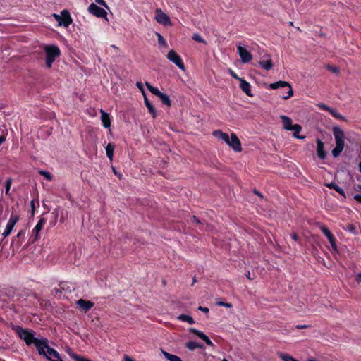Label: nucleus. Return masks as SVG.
<instances>
[{
    "instance_id": "obj_1",
    "label": "nucleus",
    "mask_w": 361,
    "mask_h": 361,
    "mask_svg": "<svg viewBox=\"0 0 361 361\" xmlns=\"http://www.w3.org/2000/svg\"><path fill=\"white\" fill-rule=\"evenodd\" d=\"M16 333L20 337V339L23 340L27 345L34 344L38 349V344L42 343L43 338L39 339L35 337V332L27 329H23L19 326L14 328Z\"/></svg>"
},
{
    "instance_id": "obj_2",
    "label": "nucleus",
    "mask_w": 361,
    "mask_h": 361,
    "mask_svg": "<svg viewBox=\"0 0 361 361\" xmlns=\"http://www.w3.org/2000/svg\"><path fill=\"white\" fill-rule=\"evenodd\" d=\"M37 351L39 355L45 356L50 361H63L59 353L49 346L48 340L46 338H43L42 343L38 344Z\"/></svg>"
},
{
    "instance_id": "obj_3",
    "label": "nucleus",
    "mask_w": 361,
    "mask_h": 361,
    "mask_svg": "<svg viewBox=\"0 0 361 361\" xmlns=\"http://www.w3.org/2000/svg\"><path fill=\"white\" fill-rule=\"evenodd\" d=\"M332 130L336 140V147L333 149L331 153L333 157L336 158L341 154L344 149L345 134L339 126H334Z\"/></svg>"
},
{
    "instance_id": "obj_4",
    "label": "nucleus",
    "mask_w": 361,
    "mask_h": 361,
    "mask_svg": "<svg viewBox=\"0 0 361 361\" xmlns=\"http://www.w3.org/2000/svg\"><path fill=\"white\" fill-rule=\"evenodd\" d=\"M44 49L46 54L45 65L47 68H50L55 59L60 56L61 51L56 45H47Z\"/></svg>"
},
{
    "instance_id": "obj_5",
    "label": "nucleus",
    "mask_w": 361,
    "mask_h": 361,
    "mask_svg": "<svg viewBox=\"0 0 361 361\" xmlns=\"http://www.w3.org/2000/svg\"><path fill=\"white\" fill-rule=\"evenodd\" d=\"M52 16L58 22L59 26L68 27L73 23V19L71 16V14L66 9L61 11L60 15L53 13Z\"/></svg>"
},
{
    "instance_id": "obj_6",
    "label": "nucleus",
    "mask_w": 361,
    "mask_h": 361,
    "mask_svg": "<svg viewBox=\"0 0 361 361\" xmlns=\"http://www.w3.org/2000/svg\"><path fill=\"white\" fill-rule=\"evenodd\" d=\"M288 87V91L287 92L286 94H284L282 96V98L283 99H288L290 98L293 95V90L292 89L291 85L290 83L286 81H278L274 83H271L269 85V88L272 90L278 89V88H284Z\"/></svg>"
},
{
    "instance_id": "obj_7",
    "label": "nucleus",
    "mask_w": 361,
    "mask_h": 361,
    "mask_svg": "<svg viewBox=\"0 0 361 361\" xmlns=\"http://www.w3.org/2000/svg\"><path fill=\"white\" fill-rule=\"evenodd\" d=\"M225 142L235 152H240L242 151L241 142L235 133H231V137H228V141Z\"/></svg>"
},
{
    "instance_id": "obj_8",
    "label": "nucleus",
    "mask_w": 361,
    "mask_h": 361,
    "mask_svg": "<svg viewBox=\"0 0 361 361\" xmlns=\"http://www.w3.org/2000/svg\"><path fill=\"white\" fill-rule=\"evenodd\" d=\"M167 59L170 61L173 62L175 65H176L180 69H185V66L182 59L174 50L171 49L169 51L167 54Z\"/></svg>"
},
{
    "instance_id": "obj_9",
    "label": "nucleus",
    "mask_w": 361,
    "mask_h": 361,
    "mask_svg": "<svg viewBox=\"0 0 361 361\" xmlns=\"http://www.w3.org/2000/svg\"><path fill=\"white\" fill-rule=\"evenodd\" d=\"M155 20L159 24L164 25H171L169 16L164 13L160 8H157L155 11Z\"/></svg>"
},
{
    "instance_id": "obj_10",
    "label": "nucleus",
    "mask_w": 361,
    "mask_h": 361,
    "mask_svg": "<svg viewBox=\"0 0 361 361\" xmlns=\"http://www.w3.org/2000/svg\"><path fill=\"white\" fill-rule=\"evenodd\" d=\"M18 219L19 218L18 215L13 213L11 214L10 219L6 226V228L2 233V235L4 238L8 237L11 234L15 224L18 222Z\"/></svg>"
},
{
    "instance_id": "obj_11",
    "label": "nucleus",
    "mask_w": 361,
    "mask_h": 361,
    "mask_svg": "<svg viewBox=\"0 0 361 361\" xmlns=\"http://www.w3.org/2000/svg\"><path fill=\"white\" fill-rule=\"evenodd\" d=\"M319 228L321 231L323 233V234L327 238L332 249L335 251H337L336 238H334V235L331 233V231L329 230V228L323 224L319 225Z\"/></svg>"
},
{
    "instance_id": "obj_12",
    "label": "nucleus",
    "mask_w": 361,
    "mask_h": 361,
    "mask_svg": "<svg viewBox=\"0 0 361 361\" xmlns=\"http://www.w3.org/2000/svg\"><path fill=\"white\" fill-rule=\"evenodd\" d=\"M237 50L243 63H246L252 61V54L240 44L237 46Z\"/></svg>"
},
{
    "instance_id": "obj_13",
    "label": "nucleus",
    "mask_w": 361,
    "mask_h": 361,
    "mask_svg": "<svg viewBox=\"0 0 361 361\" xmlns=\"http://www.w3.org/2000/svg\"><path fill=\"white\" fill-rule=\"evenodd\" d=\"M88 11L90 13L99 18H106L107 13L102 8L97 6L95 4H91L89 6Z\"/></svg>"
},
{
    "instance_id": "obj_14",
    "label": "nucleus",
    "mask_w": 361,
    "mask_h": 361,
    "mask_svg": "<svg viewBox=\"0 0 361 361\" xmlns=\"http://www.w3.org/2000/svg\"><path fill=\"white\" fill-rule=\"evenodd\" d=\"M46 224V219L44 218H41L37 225L35 226V228L32 230V235L31 236V240L32 242H35L38 238V234L40 232V231L44 227V224Z\"/></svg>"
},
{
    "instance_id": "obj_15",
    "label": "nucleus",
    "mask_w": 361,
    "mask_h": 361,
    "mask_svg": "<svg viewBox=\"0 0 361 361\" xmlns=\"http://www.w3.org/2000/svg\"><path fill=\"white\" fill-rule=\"evenodd\" d=\"M189 331L190 333L196 335L197 336H198L201 339H202L208 345H210V346H213L214 345L213 343L209 338V337L206 334H204L203 332H202L201 331L197 330V329H196L195 328H190L189 329Z\"/></svg>"
},
{
    "instance_id": "obj_16",
    "label": "nucleus",
    "mask_w": 361,
    "mask_h": 361,
    "mask_svg": "<svg viewBox=\"0 0 361 361\" xmlns=\"http://www.w3.org/2000/svg\"><path fill=\"white\" fill-rule=\"evenodd\" d=\"M76 305L84 312H87L90 310L93 306L94 302L90 300H86L83 299H80L76 301Z\"/></svg>"
},
{
    "instance_id": "obj_17",
    "label": "nucleus",
    "mask_w": 361,
    "mask_h": 361,
    "mask_svg": "<svg viewBox=\"0 0 361 361\" xmlns=\"http://www.w3.org/2000/svg\"><path fill=\"white\" fill-rule=\"evenodd\" d=\"M317 156L319 159L323 160L326 156V152L324 151V143L320 139H317Z\"/></svg>"
},
{
    "instance_id": "obj_18",
    "label": "nucleus",
    "mask_w": 361,
    "mask_h": 361,
    "mask_svg": "<svg viewBox=\"0 0 361 361\" xmlns=\"http://www.w3.org/2000/svg\"><path fill=\"white\" fill-rule=\"evenodd\" d=\"M240 87L242 90V91L244 92L247 96H253L251 92L250 84L243 78L240 80Z\"/></svg>"
},
{
    "instance_id": "obj_19",
    "label": "nucleus",
    "mask_w": 361,
    "mask_h": 361,
    "mask_svg": "<svg viewBox=\"0 0 361 361\" xmlns=\"http://www.w3.org/2000/svg\"><path fill=\"white\" fill-rule=\"evenodd\" d=\"M101 112V120L102 122V125L104 128H109L111 126V119L109 114L106 113L102 109L100 110Z\"/></svg>"
},
{
    "instance_id": "obj_20",
    "label": "nucleus",
    "mask_w": 361,
    "mask_h": 361,
    "mask_svg": "<svg viewBox=\"0 0 361 361\" xmlns=\"http://www.w3.org/2000/svg\"><path fill=\"white\" fill-rule=\"evenodd\" d=\"M280 118L281 119L283 128L286 130H290L291 127L293 126L290 118L284 115L281 116Z\"/></svg>"
},
{
    "instance_id": "obj_21",
    "label": "nucleus",
    "mask_w": 361,
    "mask_h": 361,
    "mask_svg": "<svg viewBox=\"0 0 361 361\" xmlns=\"http://www.w3.org/2000/svg\"><path fill=\"white\" fill-rule=\"evenodd\" d=\"M59 287L61 289L62 292L64 291L65 293H71L72 290H74L73 286L68 282L60 283Z\"/></svg>"
},
{
    "instance_id": "obj_22",
    "label": "nucleus",
    "mask_w": 361,
    "mask_h": 361,
    "mask_svg": "<svg viewBox=\"0 0 361 361\" xmlns=\"http://www.w3.org/2000/svg\"><path fill=\"white\" fill-rule=\"evenodd\" d=\"M259 66L266 71H269L272 68L273 63L270 57L267 60H262L259 62Z\"/></svg>"
},
{
    "instance_id": "obj_23",
    "label": "nucleus",
    "mask_w": 361,
    "mask_h": 361,
    "mask_svg": "<svg viewBox=\"0 0 361 361\" xmlns=\"http://www.w3.org/2000/svg\"><path fill=\"white\" fill-rule=\"evenodd\" d=\"M212 134L215 137L221 139L224 142L228 141V135L226 133L222 132L221 130H216L213 131Z\"/></svg>"
},
{
    "instance_id": "obj_24",
    "label": "nucleus",
    "mask_w": 361,
    "mask_h": 361,
    "mask_svg": "<svg viewBox=\"0 0 361 361\" xmlns=\"http://www.w3.org/2000/svg\"><path fill=\"white\" fill-rule=\"evenodd\" d=\"M144 101H145V104L147 106L149 112L152 115V116L154 118H155L156 117V110L154 108V106H152V104H151V102L149 101V99H147L146 95L144 96Z\"/></svg>"
},
{
    "instance_id": "obj_25",
    "label": "nucleus",
    "mask_w": 361,
    "mask_h": 361,
    "mask_svg": "<svg viewBox=\"0 0 361 361\" xmlns=\"http://www.w3.org/2000/svg\"><path fill=\"white\" fill-rule=\"evenodd\" d=\"M161 353L164 355V357L169 361H183L178 356L170 354L163 350H161Z\"/></svg>"
},
{
    "instance_id": "obj_26",
    "label": "nucleus",
    "mask_w": 361,
    "mask_h": 361,
    "mask_svg": "<svg viewBox=\"0 0 361 361\" xmlns=\"http://www.w3.org/2000/svg\"><path fill=\"white\" fill-rule=\"evenodd\" d=\"M161 353L164 355V357L169 361H183L178 356L170 354L163 350H161Z\"/></svg>"
},
{
    "instance_id": "obj_27",
    "label": "nucleus",
    "mask_w": 361,
    "mask_h": 361,
    "mask_svg": "<svg viewBox=\"0 0 361 361\" xmlns=\"http://www.w3.org/2000/svg\"><path fill=\"white\" fill-rule=\"evenodd\" d=\"M185 346L190 350H194L197 348H203V345L195 341H188L186 343Z\"/></svg>"
},
{
    "instance_id": "obj_28",
    "label": "nucleus",
    "mask_w": 361,
    "mask_h": 361,
    "mask_svg": "<svg viewBox=\"0 0 361 361\" xmlns=\"http://www.w3.org/2000/svg\"><path fill=\"white\" fill-rule=\"evenodd\" d=\"M325 185L330 189L335 190L337 192H338L341 195H345L344 190L341 187H339L337 184H336L335 183L331 182L330 183L326 184Z\"/></svg>"
},
{
    "instance_id": "obj_29",
    "label": "nucleus",
    "mask_w": 361,
    "mask_h": 361,
    "mask_svg": "<svg viewBox=\"0 0 361 361\" xmlns=\"http://www.w3.org/2000/svg\"><path fill=\"white\" fill-rule=\"evenodd\" d=\"M158 97L163 104L166 105L167 106H171V101L167 94L161 92Z\"/></svg>"
},
{
    "instance_id": "obj_30",
    "label": "nucleus",
    "mask_w": 361,
    "mask_h": 361,
    "mask_svg": "<svg viewBox=\"0 0 361 361\" xmlns=\"http://www.w3.org/2000/svg\"><path fill=\"white\" fill-rule=\"evenodd\" d=\"M302 127L299 124H295L291 127L290 130L293 131V136L298 139H303L305 137L298 135V133L301 131Z\"/></svg>"
},
{
    "instance_id": "obj_31",
    "label": "nucleus",
    "mask_w": 361,
    "mask_h": 361,
    "mask_svg": "<svg viewBox=\"0 0 361 361\" xmlns=\"http://www.w3.org/2000/svg\"><path fill=\"white\" fill-rule=\"evenodd\" d=\"M114 150V145L111 143H109L106 147V153L107 157L110 160L113 159Z\"/></svg>"
},
{
    "instance_id": "obj_32",
    "label": "nucleus",
    "mask_w": 361,
    "mask_h": 361,
    "mask_svg": "<svg viewBox=\"0 0 361 361\" xmlns=\"http://www.w3.org/2000/svg\"><path fill=\"white\" fill-rule=\"evenodd\" d=\"M178 319L182 322H188L190 324H193L195 323L193 318L187 314H180L178 317Z\"/></svg>"
},
{
    "instance_id": "obj_33",
    "label": "nucleus",
    "mask_w": 361,
    "mask_h": 361,
    "mask_svg": "<svg viewBox=\"0 0 361 361\" xmlns=\"http://www.w3.org/2000/svg\"><path fill=\"white\" fill-rule=\"evenodd\" d=\"M25 235V231H20L17 234L16 237L13 240L11 245H14L16 243L17 247H19L21 245V242L18 240L21 237H24Z\"/></svg>"
},
{
    "instance_id": "obj_34",
    "label": "nucleus",
    "mask_w": 361,
    "mask_h": 361,
    "mask_svg": "<svg viewBox=\"0 0 361 361\" xmlns=\"http://www.w3.org/2000/svg\"><path fill=\"white\" fill-rule=\"evenodd\" d=\"M145 85H146L147 89L150 91V92L152 93L153 94L156 95L157 97H159V94L161 93V92H160L157 87H153L148 82H146Z\"/></svg>"
},
{
    "instance_id": "obj_35",
    "label": "nucleus",
    "mask_w": 361,
    "mask_h": 361,
    "mask_svg": "<svg viewBox=\"0 0 361 361\" xmlns=\"http://www.w3.org/2000/svg\"><path fill=\"white\" fill-rule=\"evenodd\" d=\"M331 116H333L334 118H337V119H340V120H343V121H346L345 116H343V115H341V114H339L336 109H333L331 111Z\"/></svg>"
},
{
    "instance_id": "obj_36",
    "label": "nucleus",
    "mask_w": 361,
    "mask_h": 361,
    "mask_svg": "<svg viewBox=\"0 0 361 361\" xmlns=\"http://www.w3.org/2000/svg\"><path fill=\"white\" fill-rule=\"evenodd\" d=\"M279 357L283 361H298L295 358L291 357L290 355H286V354H283V353H280Z\"/></svg>"
},
{
    "instance_id": "obj_37",
    "label": "nucleus",
    "mask_w": 361,
    "mask_h": 361,
    "mask_svg": "<svg viewBox=\"0 0 361 361\" xmlns=\"http://www.w3.org/2000/svg\"><path fill=\"white\" fill-rule=\"evenodd\" d=\"M192 39L196 42L203 43V44H207V42L198 33H195L192 35Z\"/></svg>"
},
{
    "instance_id": "obj_38",
    "label": "nucleus",
    "mask_w": 361,
    "mask_h": 361,
    "mask_svg": "<svg viewBox=\"0 0 361 361\" xmlns=\"http://www.w3.org/2000/svg\"><path fill=\"white\" fill-rule=\"evenodd\" d=\"M156 35H157V38H158V43L161 46L166 47H167V43H166V40L164 39V38L161 36V35L158 33V32H156Z\"/></svg>"
},
{
    "instance_id": "obj_39",
    "label": "nucleus",
    "mask_w": 361,
    "mask_h": 361,
    "mask_svg": "<svg viewBox=\"0 0 361 361\" xmlns=\"http://www.w3.org/2000/svg\"><path fill=\"white\" fill-rule=\"evenodd\" d=\"M11 183H12V179L11 178H8L6 180V183H5V193L6 195H9V191H10V189H11Z\"/></svg>"
},
{
    "instance_id": "obj_40",
    "label": "nucleus",
    "mask_w": 361,
    "mask_h": 361,
    "mask_svg": "<svg viewBox=\"0 0 361 361\" xmlns=\"http://www.w3.org/2000/svg\"><path fill=\"white\" fill-rule=\"evenodd\" d=\"M52 293L55 297H57V298H61L62 296V290L59 287L54 288L52 290Z\"/></svg>"
},
{
    "instance_id": "obj_41",
    "label": "nucleus",
    "mask_w": 361,
    "mask_h": 361,
    "mask_svg": "<svg viewBox=\"0 0 361 361\" xmlns=\"http://www.w3.org/2000/svg\"><path fill=\"white\" fill-rule=\"evenodd\" d=\"M39 174L44 176L47 180H51L52 179V176L51 173L46 171H39Z\"/></svg>"
},
{
    "instance_id": "obj_42",
    "label": "nucleus",
    "mask_w": 361,
    "mask_h": 361,
    "mask_svg": "<svg viewBox=\"0 0 361 361\" xmlns=\"http://www.w3.org/2000/svg\"><path fill=\"white\" fill-rule=\"evenodd\" d=\"M71 356L75 360V361H91L90 360L86 357H81L75 354H73Z\"/></svg>"
},
{
    "instance_id": "obj_43",
    "label": "nucleus",
    "mask_w": 361,
    "mask_h": 361,
    "mask_svg": "<svg viewBox=\"0 0 361 361\" xmlns=\"http://www.w3.org/2000/svg\"><path fill=\"white\" fill-rule=\"evenodd\" d=\"M345 230L351 233H356V227L353 224H348L346 226Z\"/></svg>"
},
{
    "instance_id": "obj_44",
    "label": "nucleus",
    "mask_w": 361,
    "mask_h": 361,
    "mask_svg": "<svg viewBox=\"0 0 361 361\" xmlns=\"http://www.w3.org/2000/svg\"><path fill=\"white\" fill-rule=\"evenodd\" d=\"M318 106H319V109H321L322 110H324V111H326L329 113H331V111L333 109V108L329 107L327 105H326L324 104H322V103L319 104Z\"/></svg>"
},
{
    "instance_id": "obj_45",
    "label": "nucleus",
    "mask_w": 361,
    "mask_h": 361,
    "mask_svg": "<svg viewBox=\"0 0 361 361\" xmlns=\"http://www.w3.org/2000/svg\"><path fill=\"white\" fill-rule=\"evenodd\" d=\"M318 106H319V109H321L322 110H324V111H326L329 113H331V111L333 109V108L329 107L327 105H326L324 104H322V103L319 104Z\"/></svg>"
},
{
    "instance_id": "obj_46",
    "label": "nucleus",
    "mask_w": 361,
    "mask_h": 361,
    "mask_svg": "<svg viewBox=\"0 0 361 361\" xmlns=\"http://www.w3.org/2000/svg\"><path fill=\"white\" fill-rule=\"evenodd\" d=\"M216 304L218 306H222V307H225L226 308H231L233 307L231 303L224 302H221V301H216Z\"/></svg>"
},
{
    "instance_id": "obj_47",
    "label": "nucleus",
    "mask_w": 361,
    "mask_h": 361,
    "mask_svg": "<svg viewBox=\"0 0 361 361\" xmlns=\"http://www.w3.org/2000/svg\"><path fill=\"white\" fill-rule=\"evenodd\" d=\"M230 75L235 79L238 80L240 81V80L241 79V78H240L233 70L231 69H229L228 71Z\"/></svg>"
},
{
    "instance_id": "obj_48",
    "label": "nucleus",
    "mask_w": 361,
    "mask_h": 361,
    "mask_svg": "<svg viewBox=\"0 0 361 361\" xmlns=\"http://www.w3.org/2000/svg\"><path fill=\"white\" fill-rule=\"evenodd\" d=\"M327 68L329 71H330L331 72L334 73H337L339 71L338 68L335 66H328Z\"/></svg>"
},
{
    "instance_id": "obj_49",
    "label": "nucleus",
    "mask_w": 361,
    "mask_h": 361,
    "mask_svg": "<svg viewBox=\"0 0 361 361\" xmlns=\"http://www.w3.org/2000/svg\"><path fill=\"white\" fill-rule=\"evenodd\" d=\"M137 87L141 90L143 96L146 95L145 90L143 89L142 83L141 82H137L136 83Z\"/></svg>"
},
{
    "instance_id": "obj_50",
    "label": "nucleus",
    "mask_w": 361,
    "mask_h": 361,
    "mask_svg": "<svg viewBox=\"0 0 361 361\" xmlns=\"http://www.w3.org/2000/svg\"><path fill=\"white\" fill-rule=\"evenodd\" d=\"M190 221L192 224H200V221L195 216H191Z\"/></svg>"
},
{
    "instance_id": "obj_51",
    "label": "nucleus",
    "mask_w": 361,
    "mask_h": 361,
    "mask_svg": "<svg viewBox=\"0 0 361 361\" xmlns=\"http://www.w3.org/2000/svg\"><path fill=\"white\" fill-rule=\"evenodd\" d=\"M95 2L99 5H102L106 8H108L107 4H106L104 0H95Z\"/></svg>"
},
{
    "instance_id": "obj_52",
    "label": "nucleus",
    "mask_w": 361,
    "mask_h": 361,
    "mask_svg": "<svg viewBox=\"0 0 361 361\" xmlns=\"http://www.w3.org/2000/svg\"><path fill=\"white\" fill-rule=\"evenodd\" d=\"M353 198L358 202L361 203V194H355Z\"/></svg>"
},
{
    "instance_id": "obj_53",
    "label": "nucleus",
    "mask_w": 361,
    "mask_h": 361,
    "mask_svg": "<svg viewBox=\"0 0 361 361\" xmlns=\"http://www.w3.org/2000/svg\"><path fill=\"white\" fill-rule=\"evenodd\" d=\"M198 310L202 311V312H204V313L209 312V309L207 307H203L202 306H200L198 307Z\"/></svg>"
},
{
    "instance_id": "obj_54",
    "label": "nucleus",
    "mask_w": 361,
    "mask_h": 361,
    "mask_svg": "<svg viewBox=\"0 0 361 361\" xmlns=\"http://www.w3.org/2000/svg\"><path fill=\"white\" fill-rule=\"evenodd\" d=\"M6 138V137L5 135L2 134L0 135V145L5 142Z\"/></svg>"
},
{
    "instance_id": "obj_55",
    "label": "nucleus",
    "mask_w": 361,
    "mask_h": 361,
    "mask_svg": "<svg viewBox=\"0 0 361 361\" xmlns=\"http://www.w3.org/2000/svg\"><path fill=\"white\" fill-rule=\"evenodd\" d=\"M308 327H309V326L308 325H305V324H304V325H297L295 326V328L298 329H306V328H308Z\"/></svg>"
},
{
    "instance_id": "obj_56",
    "label": "nucleus",
    "mask_w": 361,
    "mask_h": 361,
    "mask_svg": "<svg viewBox=\"0 0 361 361\" xmlns=\"http://www.w3.org/2000/svg\"><path fill=\"white\" fill-rule=\"evenodd\" d=\"M291 238H292V239H293V240H294L295 241H298V239H299V238H298V235H297L296 233H292V234H291Z\"/></svg>"
},
{
    "instance_id": "obj_57",
    "label": "nucleus",
    "mask_w": 361,
    "mask_h": 361,
    "mask_svg": "<svg viewBox=\"0 0 361 361\" xmlns=\"http://www.w3.org/2000/svg\"><path fill=\"white\" fill-rule=\"evenodd\" d=\"M30 204H31L32 215H34V213H35V203H34L33 200L31 201Z\"/></svg>"
},
{
    "instance_id": "obj_58",
    "label": "nucleus",
    "mask_w": 361,
    "mask_h": 361,
    "mask_svg": "<svg viewBox=\"0 0 361 361\" xmlns=\"http://www.w3.org/2000/svg\"><path fill=\"white\" fill-rule=\"evenodd\" d=\"M124 361H135L132 357L125 355L123 358Z\"/></svg>"
},
{
    "instance_id": "obj_59",
    "label": "nucleus",
    "mask_w": 361,
    "mask_h": 361,
    "mask_svg": "<svg viewBox=\"0 0 361 361\" xmlns=\"http://www.w3.org/2000/svg\"><path fill=\"white\" fill-rule=\"evenodd\" d=\"M355 279L357 282H361V273L356 275Z\"/></svg>"
},
{
    "instance_id": "obj_60",
    "label": "nucleus",
    "mask_w": 361,
    "mask_h": 361,
    "mask_svg": "<svg viewBox=\"0 0 361 361\" xmlns=\"http://www.w3.org/2000/svg\"><path fill=\"white\" fill-rule=\"evenodd\" d=\"M254 192L259 197H262V195L257 190H255Z\"/></svg>"
},
{
    "instance_id": "obj_61",
    "label": "nucleus",
    "mask_w": 361,
    "mask_h": 361,
    "mask_svg": "<svg viewBox=\"0 0 361 361\" xmlns=\"http://www.w3.org/2000/svg\"><path fill=\"white\" fill-rule=\"evenodd\" d=\"M355 190H361V185H357L355 188Z\"/></svg>"
},
{
    "instance_id": "obj_62",
    "label": "nucleus",
    "mask_w": 361,
    "mask_h": 361,
    "mask_svg": "<svg viewBox=\"0 0 361 361\" xmlns=\"http://www.w3.org/2000/svg\"><path fill=\"white\" fill-rule=\"evenodd\" d=\"M246 276H247V279H249L250 280L252 279V278H250V271H247V274H246Z\"/></svg>"
},
{
    "instance_id": "obj_63",
    "label": "nucleus",
    "mask_w": 361,
    "mask_h": 361,
    "mask_svg": "<svg viewBox=\"0 0 361 361\" xmlns=\"http://www.w3.org/2000/svg\"><path fill=\"white\" fill-rule=\"evenodd\" d=\"M307 361H316V360L314 358H310V359H308Z\"/></svg>"
},
{
    "instance_id": "obj_64",
    "label": "nucleus",
    "mask_w": 361,
    "mask_h": 361,
    "mask_svg": "<svg viewBox=\"0 0 361 361\" xmlns=\"http://www.w3.org/2000/svg\"><path fill=\"white\" fill-rule=\"evenodd\" d=\"M197 282V280L195 278L193 279V284Z\"/></svg>"
}]
</instances>
